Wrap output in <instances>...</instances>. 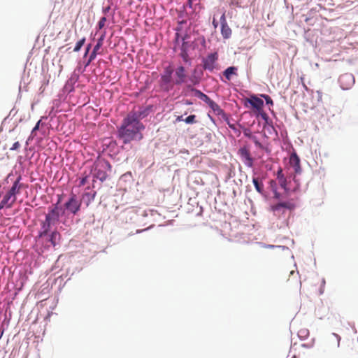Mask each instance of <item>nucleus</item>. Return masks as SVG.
<instances>
[{
    "label": "nucleus",
    "mask_w": 358,
    "mask_h": 358,
    "mask_svg": "<svg viewBox=\"0 0 358 358\" xmlns=\"http://www.w3.org/2000/svg\"><path fill=\"white\" fill-rule=\"evenodd\" d=\"M196 115H189L187 117H186L184 121L187 123V124H194L196 122Z\"/></svg>",
    "instance_id": "nucleus-22"
},
{
    "label": "nucleus",
    "mask_w": 358,
    "mask_h": 358,
    "mask_svg": "<svg viewBox=\"0 0 358 358\" xmlns=\"http://www.w3.org/2000/svg\"><path fill=\"white\" fill-rule=\"evenodd\" d=\"M350 80L352 81H354V78L352 75H349V74H344V75H342L340 78H339V81L341 83H343V80Z\"/></svg>",
    "instance_id": "nucleus-23"
},
{
    "label": "nucleus",
    "mask_w": 358,
    "mask_h": 358,
    "mask_svg": "<svg viewBox=\"0 0 358 358\" xmlns=\"http://www.w3.org/2000/svg\"><path fill=\"white\" fill-rule=\"evenodd\" d=\"M247 101L257 110H261L264 106L263 100L256 96H252L250 99H247Z\"/></svg>",
    "instance_id": "nucleus-13"
},
{
    "label": "nucleus",
    "mask_w": 358,
    "mask_h": 358,
    "mask_svg": "<svg viewBox=\"0 0 358 358\" xmlns=\"http://www.w3.org/2000/svg\"><path fill=\"white\" fill-rule=\"evenodd\" d=\"M262 117L264 119H265V120H266V119H267V117H267V115H266V114H265V113H264V114H262Z\"/></svg>",
    "instance_id": "nucleus-38"
},
{
    "label": "nucleus",
    "mask_w": 358,
    "mask_h": 358,
    "mask_svg": "<svg viewBox=\"0 0 358 358\" xmlns=\"http://www.w3.org/2000/svg\"><path fill=\"white\" fill-rule=\"evenodd\" d=\"M59 236V234L57 231L52 232L49 241L53 246L56 245V240Z\"/></svg>",
    "instance_id": "nucleus-20"
},
{
    "label": "nucleus",
    "mask_w": 358,
    "mask_h": 358,
    "mask_svg": "<svg viewBox=\"0 0 358 358\" xmlns=\"http://www.w3.org/2000/svg\"><path fill=\"white\" fill-rule=\"evenodd\" d=\"M221 26L223 24H227L225 13H223L220 17Z\"/></svg>",
    "instance_id": "nucleus-31"
},
{
    "label": "nucleus",
    "mask_w": 358,
    "mask_h": 358,
    "mask_svg": "<svg viewBox=\"0 0 358 358\" xmlns=\"http://www.w3.org/2000/svg\"><path fill=\"white\" fill-rule=\"evenodd\" d=\"M81 201L77 199L76 194H72L69 200L64 203L65 210L76 215L80 210Z\"/></svg>",
    "instance_id": "nucleus-5"
},
{
    "label": "nucleus",
    "mask_w": 358,
    "mask_h": 358,
    "mask_svg": "<svg viewBox=\"0 0 358 358\" xmlns=\"http://www.w3.org/2000/svg\"><path fill=\"white\" fill-rule=\"evenodd\" d=\"M218 59L217 52L209 54L206 58L203 59V69L213 71L215 69V63Z\"/></svg>",
    "instance_id": "nucleus-7"
},
{
    "label": "nucleus",
    "mask_w": 358,
    "mask_h": 358,
    "mask_svg": "<svg viewBox=\"0 0 358 358\" xmlns=\"http://www.w3.org/2000/svg\"><path fill=\"white\" fill-rule=\"evenodd\" d=\"M2 208H0V210H1Z\"/></svg>",
    "instance_id": "nucleus-40"
},
{
    "label": "nucleus",
    "mask_w": 358,
    "mask_h": 358,
    "mask_svg": "<svg viewBox=\"0 0 358 358\" xmlns=\"http://www.w3.org/2000/svg\"><path fill=\"white\" fill-rule=\"evenodd\" d=\"M289 163L294 168L296 173H299L301 172L300 159L296 153L294 152L290 155Z\"/></svg>",
    "instance_id": "nucleus-11"
},
{
    "label": "nucleus",
    "mask_w": 358,
    "mask_h": 358,
    "mask_svg": "<svg viewBox=\"0 0 358 358\" xmlns=\"http://www.w3.org/2000/svg\"><path fill=\"white\" fill-rule=\"evenodd\" d=\"M20 144L18 141L13 143V146L10 148V150H17L20 148Z\"/></svg>",
    "instance_id": "nucleus-30"
},
{
    "label": "nucleus",
    "mask_w": 358,
    "mask_h": 358,
    "mask_svg": "<svg viewBox=\"0 0 358 358\" xmlns=\"http://www.w3.org/2000/svg\"><path fill=\"white\" fill-rule=\"evenodd\" d=\"M238 154L241 161L246 166L250 168L253 166L254 159L252 157L250 150L246 147L240 148L238 150Z\"/></svg>",
    "instance_id": "nucleus-6"
},
{
    "label": "nucleus",
    "mask_w": 358,
    "mask_h": 358,
    "mask_svg": "<svg viewBox=\"0 0 358 358\" xmlns=\"http://www.w3.org/2000/svg\"><path fill=\"white\" fill-rule=\"evenodd\" d=\"M295 204L292 201L280 202L271 206V210L275 216L280 217L285 213L287 210L294 209Z\"/></svg>",
    "instance_id": "nucleus-4"
},
{
    "label": "nucleus",
    "mask_w": 358,
    "mask_h": 358,
    "mask_svg": "<svg viewBox=\"0 0 358 358\" xmlns=\"http://www.w3.org/2000/svg\"><path fill=\"white\" fill-rule=\"evenodd\" d=\"M176 121L178 122H180V121H184L183 118H182V116H178L176 118Z\"/></svg>",
    "instance_id": "nucleus-34"
},
{
    "label": "nucleus",
    "mask_w": 358,
    "mask_h": 358,
    "mask_svg": "<svg viewBox=\"0 0 358 358\" xmlns=\"http://www.w3.org/2000/svg\"><path fill=\"white\" fill-rule=\"evenodd\" d=\"M277 179L281 187L286 189L287 179L282 173V169L280 168L277 172Z\"/></svg>",
    "instance_id": "nucleus-17"
},
{
    "label": "nucleus",
    "mask_w": 358,
    "mask_h": 358,
    "mask_svg": "<svg viewBox=\"0 0 358 358\" xmlns=\"http://www.w3.org/2000/svg\"><path fill=\"white\" fill-rule=\"evenodd\" d=\"M213 26H214L215 27H217V24H217V22H216V20H215V19L213 20Z\"/></svg>",
    "instance_id": "nucleus-35"
},
{
    "label": "nucleus",
    "mask_w": 358,
    "mask_h": 358,
    "mask_svg": "<svg viewBox=\"0 0 358 358\" xmlns=\"http://www.w3.org/2000/svg\"><path fill=\"white\" fill-rule=\"evenodd\" d=\"M87 176H85L83 177V178H81L80 181V184H79V186H83L85 185V183L87 182Z\"/></svg>",
    "instance_id": "nucleus-33"
},
{
    "label": "nucleus",
    "mask_w": 358,
    "mask_h": 358,
    "mask_svg": "<svg viewBox=\"0 0 358 358\" xmlns=\"http://www.w3.org/2000/svg\"><path fill=\"white\" fill-rule=\"evenodd\" d=\"M173 72V68L171 66H169L164 69V73L162 75L172 76Z\"/></svg>",
    "instance_id": "nucleus-24"
},
{
    "label": "nucleus",
    "mask_w": 358,
    "mask_h": 358,
    "mask_svg": "<svg viewBox=\"0 0 358 358\" xmlns=\"http://www.w3.org/2000/svg\"><path fill=\"white\" fill-rule=\"evenodd\" d=\"M188 5L190 8H192V0H188Z\"/></svg>",
    "instance_id": "nucleus-37"
},
{
    "label": "nucleus",
    "mask_w": 358,
    "mask_h": 358,
    "mask_svg": "<svg viewBox=\"0 0 358 358\" xmlns=\"http://www.w3.org/2000/svg\"><path fill=\"white\" fill-rule=\"evenodd\" d=\"M187 77V71L184 66H179L175 70V80L176 85H181L186 82Z\"/></svg>",
    "instance_id": "nucleus-8"
},
{
    "label": "nucleus",
    "mask_w": 358,
    "mask_h": 358,
    "mask_svg": "<svg viewBox=\"0 0 358 358\" xmlns=\"http://www.w3.org/2000/svg\"><path fill=\"white\" fill-rule=\"evenodd\" d=\"M111 166L110 163L105 159L98 160L94 164V175L101 181H104L108 177V171H110Z\"/></svg>",
    "instance_id": "nucleus-3"
},
{
    "label": "nucleus",
    "mask_w": 358,
    "mask_h": 358,
    "mask_svg": "<svg viewBox=\"0 0 358 358\" xmlns=\"http://www.w3.org/2000/svg\"><path fill=\"white\" fill-rule=\"evenodd\" d=\"M180 56L185 62H187L189 61V56L186 51H182Z\"/></svg>",
    "instance_id": "nucleus-27"
},
{
    "label": "nucleus",
    "mask_w": 358,
    "mask_h": 358,
    "mask_svg": "<svg viewBox=\"0 0 358 358\" xmlns=\"http://www.w3.org/2000/svg\"><path fill=\"white\" fill-rule=\"evenodd\" d=\"M59 212L58 208V203L55 206L50 210V212L46 215L45 220L43 223V231L39 234L40 237L45 236L48 234L51 224H54L59 220Z\"/></svg>",
    "instance_id": "nucleus-2"
},
{
    "label": "nucleus",
    "mask_w": 358,
    "mask_h": 358,
    "mask_svg": "<svg viewBox=\"0 0 358 358\" xmlns=\"http://www.w3.org/2000/svg\"><path fill=\"white\" fill-rule=\"evenodd\" d=\"M221 34L224 38H229L231 35V29L228 24L221 26Z\"/></svg>",
    "instance_id": "nucleus-18"
},
{
    "label": "nucleus",
    "mask_w": 358,
    "mask_h": 358,
    "mask_svg": "<svg viewBox=\"0 0 358 358\" xmlns=\"http://www.w3.org/2000/svg\"><path fill=\"white\" fill-rule=\"evenodd\" d=\"M237 67L229 66L224 71L223 75L225 76L227 80H230L232 76H237Z\"/></svg>",
    "instance_id": "nucleus-15"
},
{
    "label": "nucleus",
    "mask_w": 358,
    "mask_h": 358,
    "mask_svg": "<svg viewBox=\"0 0 358 358\" xmlns=\"http://www.w3.org/2000/svg\"><path fill=\"white\" fill-rule=\"evenodd\" d=\"M192 91L194 92V95L196 97L204 101L208 105L211 102L212 99H210L208 96L203 93L201 91L196 89H193Z\"/></svg>",
    "instance_id": "nucleus-16"
},
{
    "label": "nucleus",
    "mask_w": 358,
    "mask_h": 358,
    "mask_svg": "<svg viewBox=\"0 0 358 358\" xmlns=\"http://www.w3.org/2000/svg\"><path fill=\"white\" fill-rule=\"evenodd\" d=\"M262 96L264 98L267 104H270V105L273 104V100L268 95L264 94V95H262Z\"/></svg>",
    "instance_id": "nucleus-28"
},
{
    "label": "nucleus",
    "mask_w": 358,
    "mask_h": 358,
    "mask_svg": "<svg viewBox=\"0 0 358 358\" xmlns=\"http://www.w3.org/2000/svg\"><path fill=\"white\" fill-rule=\"evenodd\" d=\"M176 85L174 81L172 82V76L162 75L160 78L161 87L165 91H169L173 88Z\"/></svg>",
    "instance_id": "nucleus-9"
},
{
    "label": "nucleus",
    "mask_w": 358,
    "mask_h": 358,
    "mask_svg": "<svg viewBox=\"0 0 358 358\" xmlns=\"http://www.w3.org/2000/svg\"><path fill=\"white\" fill-rule=\"evenodd\" d=\"M252 182H253V184L255 185V187L256 190L259 193H262V192L264 190V185H263V183L262 182H259V179L257 178H253Z\"/></svg>",
    "instance_id": "nucleus-19"
},
{
    "label": "nucleus",
    "mask_w": 358,
    "mask_h": 358,
    "mask_svg": "<svg viewBox=\"0 0 358 358\" xmlns=\"http://www.w3.org/2000/svg\"><path fill=\"white\" fill-rule=\"evenodd\" d=\"M96 52H96V51H94V50H92V53H91V55H90V59H89V62H92L93 59H94V58H95V57H96Z\"/></svg>",
    "instance_id": "nucleus-32"
},
{
    "label": "nucleus",
    "mask_w": 358,
    "mask_h": 358,
    "mask_svg": "<svg viewBox=\"0 0 358 358\" xmlns=\"http://www.w3.org/2000/svg\"><path fill=\"white\" fill-rule=\"evenodd\" d=\"M255 143L256 145L262 147V144L258 141H255Z\"/></svg>",
    "instance_id": "nucleus-36"
},
{
    "label": "nucleus",
    "mask_w": 358,
    "mask_h": 358,
    "mask_svg": "<svg viewBox=\"0 0 358 358\" xmlns=\"http://www.w3.org/2000/svg\"><path fill=\"white\" fill-rule=\"evenodd\" d=\"M90 45H88L87 48V50H86V54L88 52V51L90 50Z\"/></svg>",
    "instance_id": "nucleus-39"
},
{
    "label": "nucleus",
    "mask_w": 358,
    "mask_h": 358,
    "mask_svg": "<svg viewBox=\"0 0 358 358\" xmlns=\"http://www.w3.org/2000/svg\"><path fill=\"white\" fill-rule=\"evenodd\" d=\"M106 21H107V20H106V17H102L100 19V20L98 22V28H99V29H101L102 28L104 27Z\"/></svg>",
    "instance_id": "nucleus-25"
},
{
    "label": "nucleus",
    "mask_w": 358,
    "mask_h": 358,
    "mask_svg": "<svg viewBox=\"0 0 358 358\" xmlns=\"http://www.w3.org/2000/svg\"><path fill=\"white\" fill-rule=\"evenodd\" d=\"M40 124H41V120L38 121V122L36 123L35 127L33 128L31 133V135L33 137L36 135V131L39 129Z\"/></svg>",
    "instance_id": "nucleus-26"
},
{
    "label": "nucleus",
    "mask_w": 358,
    "mask_h": 358,
    "mask_svg": "<svg viewBox=\"0 0 358 358\" xmlns=\"http://www.w3.org/2000/svg\"><path fill=\"white\" fill-rule=\"evenodd\" d=\"M16 201V198H13L8 192L4 195L3 199L0 202V208H10Z\"/></svg>",
    "instance_id": "nucleus-10"
},
{
    "label": "nucleus",
    "mask_w": 358,
    "mask_h": 358,
    "mask_svg": "<svg viewBox=\"0 0 358 358\" xmlns=\"http://www.w3.org/2000/svg\"><path fill=\"white\" fill-rule=\"evenodd\" d=\"M102 40H103V37H101V38L99 40L98 43H96V45L94 46V48L93 50H94V51L97 52V51L100 49V48H101V45H102Z\"/></svg>",
    "instance_id": "nucleus-29"
},
{
    "label": "nucleus",
    "mask_w": 358,
    "mask_h": 358,
    "mask_svg": "<svg viewBox=\"0 0 358 358\" xmlns=\"http://www.w3.org/2000/svg\"><path fill=\"white\" fill-rule=\"evenodd\" d=\"M21 177L19 176L17 180L13 182L11 188L8 191V193L13 197L16 198V195L20 193V190L22 187V184L20 182Z\"/></svg>",
    "instance_id": "nucleus-12"
},
{
    "label": "nucleus",
    "mask_w": 358,
    "mask_h": 358,
    "mask_svg": "<svg viewBox=\"0 0 358 358\" xmlns=\"http://www.w3.org/2000/svg\"><path fill=\"white\" fill-rule=\"evenodd\" d=\"M85 42V38L83 37V38H81L80 41H78L77 43H76V45L73 49V51L74 52H78L80 51V50L81 49L82 46L84 45Z\"/></svg>",
    "instance_id": "nucleus-21"
},
{
    "label": "nucleus",
    "mask_w": 358,
    "mask_h": 358,
    "mask_svg": "<svg viewBox=\"0 0 358 358\" xmlns=\"http://www.w3.org/2000/svg\"><path fill=\"white\" fill-rule=\"evenodd\" d=\"M208 106L213 110V112L217 115H220L223 118H227V115L224 111L220 108V106L215 103L214 101H211V102L208 104Z\"/></svg>",
    "instance_id": "nucleus-14"
},
{
    "label": "nucleus",
    "mask_w": 358,
    "mask_h": 358,
    "mask_svg": "<svg viewBox=\"0 0 358 358\" xmlns=\"http://www.w3.org/2000/svg\"><path fill=\"white\" fill-rule=\"evenodd\" d=\"M143 129L144 126L138 120L137 115L135 113H130L123 120L119 129V136L123 140L124 143H128L134 140L138 134L140 140L143 136L139 132Z\"/></svg>",
    "instance_id": "nucleus-1"
}]
</instances>
